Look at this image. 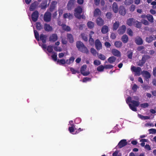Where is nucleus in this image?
<instances>
[{
    "mask_svg": "<svg viewBox=\"0 0 156 156\" xmlns=\"http://www.w3.org/2000/svg\"><path fill=\"white\" fill-rule=\"evenodd\" d=\"M114 45L117 48H120L122 46V43L120 41H116L115 42Z\"/></svg>",
    "mask_w": 156,
    "mask_h": 156,
    "instance_id": "72a5a7b5",
    "label": "nucleus"
},
{
    "mask_svg": "<svg viewBox=\"0 0 156 156\" xmlns=\"http://www.w3.org/2000/svg\"><path fill=\"white\" fill-rule=\"evenodd\" d=\"M34 36H35V39H36V40L37 41H40V39H39L40 37H39V34L38 33L36 30H34Z\"/></svg>",
    "mask_w": 156,
    "mask_h": 156,
    "instance_id": "f704fd0d",
    "label": "nucleus"
},
{
    "mask_svg": "<svg viewBox=\"0 0 156 156\" xmlns=\"http://www.w3.org/2000/svg\"><path fill=\"white\" fill-rule=\"evenodd\" d=\"M101 14V10L98 8H97L94 11V16L96 17L100 15Z\"/></svg>",
    "mask_w": 156,
    "mask_h": 156,
    "instance_id": "c85d7f7f",
    "label": "nucleus"
},
{
    "mask_svg": "<svg viewBox=\"0 0 156 156\" xmlns=\"http://www.w3.org/2000/svg\"><path fill=\"white\" fill-rule=\"evenodd\" d=\"M74 15L75 17L79 19H81L80 14L83 11L82 8L79 6L75 9Z\"/></svg>",
    "mask_w": 156,
    "mask_h": 156,
    "instance_id": "f03ea898",
    "label": "nucleus"
},
{
    "mask_svg": "<svg viewBox=\"0 0 156 156\" xmlns=\"http://www.w3.org/2000/svg\"><path fill=\"white\" fill-rule=\"evenodd\" d=\"M126 30V26L125 25H122L118 30V33L120 35L123 34L125 33Z\"/></svg>",
    "mask_w": 156,
    "mask_h": 156,
    "instance_id": "f8f14e48",
    "label": "nucleus"
},
{
    "mask_svg": "<svg viewBox=\"0 0 156 156\" xmlns=\"http://www.w3.org/2000/svg\"><path fill=\"white\" fill-rule=\"evenodd\" d=\"M112 14L110 12H108L107 13L106 16L107 19H110L112 17Z\"/></svg>",
    "mask_w": 156,
    "mask_h": 156,
    "instance_id": "5fc2aeb1",
    "label": "nucleus"
},
{
    "mask_svg": "<svg viewBox=\"0 0 156 156\" xmlns=\"http://www.w3.org/2000/svg\"><path fill=\"white\" fill-rule=\"evenodd\" d=\"M91 78L89 77H84L83 78V82H86L87 81H89L91 80Z\"/></svg>",
    "mask_w": 156,
    "mask_h": 156,
    "instance_id": "0e129e2a",
    "label": "nucleus"
},
{
    "mask_svg": "<svg viewBox=\"0 0 156 156\" xmlns=\"http://www.w3.org/2000/svg\"><path fill=\"white\" fill-rule=\"evenodd\" d=\"M53 46H48L47 48V50L49 53H51L53 50Z\"/></svg>",
    "mask_w": 156,
    "mask_h": 156,
    "instance_id": "603ef678",
    "label": "nucleus"
},
{
    "mask_svg": "<svg viewBox=\"0 0 156 156\" xmlns=\"http://www.w3.org/2000/svg\"><path fill=\"white\" fill-rule=\"evenodd\" d=\"M75 0H69L67 3L66 7L68 10H71L74 6Z\"/></svg>",
    "mask_w": 156,
    "mask_h": 156,
    "instance_id": "39448f33",
    "label": "nucleus"
},
{
    "mask_svg": "<svg viewBox=\"0 0 156 156\" xmlns=\"http://www.w3.org/2000/svg\"><path fill=\"white\" fill-rule=\"evenodd\" d=\"M76 129L75 128V125H73V126H71L70 127H69L68 130L69 131L70 133H72L73 134H74L73 133L74 130H76Z\"/></svg>",
    "mask_w": 156,
    "mask_h": 156,
    "instance_id": "c9c22d12",
    "label": "nucleus"
},
{
    "mask_svg": "<svg viewBox=\"0 0 156 156\" xmlns=\"http://www.w3.org/2000/svg\"><path fill=\"white\" fill-rule=\"evenodd\" d=\"M135 42L136 44L140 45L143 44V41L142 38L140 37H137L135 38Z\"/></svg>",
    "mask_w": 156,
    "mask_h": 156,
    "instance_id": "a211bd4d",
    "label": "nucleus"
},
{
    "mask_svg": "<svg viewBox=\"0 0 156 156\" xmlns=\"http://www.w3.org/2000/svg\"><path fill=\"white\" fill-rule=\"evenodd\" d=\"M131 69L132 72H135L136 74L139 76L140 75V72L141 71V68L139 67H136L135 66H132Z\"/></svg>",
    "mask_w": 156,
    "mask_h": 156,
    "instance_id": "0eeeda50",
    "label": "nucleus"
},
{
    "mask_svg": "<svg viewBox=\"0 0 156 156\" xmlns=\"http://www.w3.org/2000/svg\"><path fill=\"white\" fill-rule=\"evenodd\" d=\"M96 23L97 25L101 26L104 24V21L101 17H99L97 19Z\"/></svg>",
    "mask_w": 156,
    "mask_h": 156,
    "instance_id": "412c9836",
    "label": "nucleus"
},
{
    "mask_svg": "<svg viewBox=\"0 0 156 156\" xmlns=\"http://www.w3.org/2000/svg\"><path fill=\"white\" fill-rule=\"evenodd\" d=\"M142 23L145 25H148L149 24V22L145 20H143L142 21Z\"/></svg>",
    "mask_w": 156,
    "mask_h": 156,
    "instance_id": "338daca9",
    "label": "nucleus"
},
{
    "mask_svg": "<svg viewBox=\"0 0 156 156\" xmlns=\"http://www.w3.org/2000/svg\"><path fill=\"white\" fill-rule=\"evenodd\" d=\"M57 39L58 36L57 34H53L50 36L49 40L50 42H54L56 41Z\"/></svg>",
    "mask_w": 156,
    "mask_h": 156,
    "instance_id": "ddd939ff",
    "label": "nucleus"
},
{
    "mask_svg": "<svg viewBox=\"0 0 156 156\" xmlns=\"http://www.w3.org/2000/svg\"><path fill=\"white\" fill-rule=\"evenodd\" d=\"M127 33L129 36L132 37L133 35V32L130 28H129L127 30Z\"/></svg>",
    "mask_w": 156,
    "mask_h": 156,
    "instance_id": "79ce46f5",
    "label": "nucleus"
},
{
    "mask_svg": "<svg viewBox=\"0 0 156 156\" xmlns=\"http://www.w3.org/2000/svg\"><path fill=\"white\" fill-rule=\"evenodd\" d=\"M116 60V58L113 56L109 57L108 59V62L110 63H112L115 62Z\"/></svg>",
    "mask_w": 156,
    "mask_h": 156,
    "instance_id": "7c9ffc66",
    "label": "nucleus"
},
{
    "mask_svg": "<svg viewBox=\"0 0 156 156\" xmlns=\"http://www.w3.org/2000/svg\"><path fill=\"white\" fill-rule=\"evenodd\" d=\"M135 21V20L133 18H129L127 20L126 24L129 26H132L133 25H134Z\"/></svg>",
    "mask_w": 156,
    "mask_h": 156,
    "instance_id": "5701e85b",
    "label": "nucleus"
},
{
    "mask_svg": "<svg viewBox=\"0 0 156 156\" xmlns=\"http://www.w3.org/2000/svg\"><path fill=\"white\" fill-rule=\"evenodd\" d=\"M149 105L147 103H143L140 104V106L141 108H145L148 106Z\"/></svg>",
    "mask_w": 156,
    "mask_h": 156,
    "instance_id": "052dcab7",
    "label": "nucleus"
},
{
    "mask_svg": "<svg viewBox=\"0 0 156 156\" xmlns=\"http://www.w3.org/2000/svg\"><path fill=\"white\" fill-rule=\"evenodd\" d=\"M39 12L37 10H35L33 12L31 15V18L33 22H36L37 21L39 16Z\"/></svg>",
    "mask_w": 156,
    "mask_h": 156,
    "instance_id": "6e6552de",
    "label": "nucleus"
},
{
    "mask_svg": "<svg viewBox=\"0 0 156 156\" xmlns=\"http://www.w3.org/2000/svg\"><path fill=\"white\" fill-rule=\"evenodd\" d=\"M109 28L106 25L104 26L101 29V32L103 34H105L108 31Z\"/></svg>",
    "mask_w": 156,
    "mask_h": 156,
    "instance_id": "bb28decb",
    "label": "nucleus"
},
{
    "mask_svg": "<svg viewBox=\"0 0 156 156\" xmlns=\"http://www.w3.org/2000/svg\"><path fill=\"white\" fill-rule=\"evenodd\" d=\"M94 34V32L93 31H91L90 32V33L89 34V42L90 44V45L93 44L94 43V40L92 38V36Z\"/></svg>",
    "mask_w": 156,
    "mask_h": 156,
    "instance_id": "4be33fe9",
    "label": "nucleus"
},
{
    "mask_svg": "<svg viewBox=\"0 0 156 156\" xmlns=\"http://www.w3.org/2000/svg\"><path fill=\"white\" fill-rule=\"evenodd\" d=\"M76 47L78 50L82 53L88 54L89 51L88 49L81 41H77L76 42Z\"/></svg>",
    "mask_w": 156,
    "mask_h": 156,
    "instance_id": "f257e3e1",
    "label": "nucleus"
},
{
    "mask_svg": "<svg viewBox=\"0 0 156 156\" xmlns=\"http://www.w3.org/2000/svg\"><path fill=\"white\" fill-rule=\"evenodd\" d=\"M121 40L124 43H127L129 41V37L126 34L123 35L121 37Z\"/></svg>",
    "mask_w": 156,
    "mask_h": 156,
    "instance_id": "b1692460",
    "label": "nucleus"
},
{
    "mask_svg": "<svg viewBox=\"0 0 156 156\" xmlns=\"http://www.w3.org/2000/svg\"><path fill=\"white\" fill-rule=\"evenodd\" d=\"M119 13L122 16H124L126 13L125 7L122 5L120 6L119 11Z\"/></svg>",
    "mask_w": 156,
    "mask_h": 156,
    "instance_id": "2eb2a0df",
    "label": "nucleus"
},
{
    "mask_svg": "<svg viewBox=\"0 0 156 156\" xmlns=\"http://www.w3.org/2000/svg\"><path fill=\"white\" fill-rule=\"evenodd\" d=\"M133 52L131 50H129L127 52V57L130 59H132L133 56Z\"/></svg>",
    "mask_w": 156,
    "mask_h": 156,
    "instance_id": "de8ad7c7",
    "label": "nucleus"
},
{
    "mask_svg": "<svg viewBox=\"0 0 156 156\" xmlns=\"http://www.w3.org/2000/svg\"><path fill=\"white\" fill-rule=\"evenodd\" d=\"M44 20L46 22H49L51 20V14L50 12H46L44 16Z\"/></svg>",
    "mask_w": 156,
    "mask_h": 156,
    "instance_id": "20e7f679",
    "label": "nucleus"
},
{
    "mask_svg": "<svg viewBox=\"0 0 156 156\" xmlns=\"http://www.w3.org/2000/svg\"><path fill=\"white\" fill-rule=\"evenodd\" d=\"M41 7L42 9H45L47 7V5L45 3H42L41 4Z\"/></svg>",
    "mask_w": 156,
    "mask_h": 156,
    "instance_id": "69168bd1",
    "label": "nucleus"
},
{
    "mask_svg": "<svg viewBox=\"0 0 156 156\" xmlns=\"http://www.w3.org/2000/svg\"><path fill=\"white\" fill-rule=\"evenodd\" d=\"M36 26L37 29L38 30H41L43 29V27L41 23L39 22H37L36 23Z\"/></svg>",
    "mask_w": 156,
    "mask_h": 156,
    "instance_id": "4c0bfd02",
    "label": "nucleus"
},
{
    "mask_svg": "<svg viewBox=\"0 0 156 156\" xmlns=\"http://www.w3.org/2000/svg\"><path fill=\"white\" fill-rule=\"evenodd\" d=\"M44 30L47 32L51 31L53 30L52 27L47 23H45L44 25Z\"/></svg>",
    "mask_w": 156,
    "mask_h": 156,
    "instance_id": "dca6fc26",
    "label": "nucleus"
},
{
    "mask_svg": "<svg viewBox=\"0 0 156 156\" xmlns=\"http://www.w3.org/2000/svg\"><path fill=\"white\" fill-rule=\"evenodd\" d=\"M134 25L137 28H140L141 27V23L140 22H139L137 20H135L134 21Z\"/></svg>",
    "mask_w": 156,
    "mask_h": 156,
    "instance_id": "2f4dec72",
    "label": "nucleus"
},
{
    "mask_svg": "<svg viewBox=\"0 0 156 156\" xmlns=\"http://www.w3.org/2000/svg\"><path fill=\"white\" fill-rule=\"evenodd\" d=\"M75 60V58L73 56H72L69 59L66 60V64L70 65L73 63Z\"/></svg>",
    "mask_w": 156,
    "mask_h": 156,
    "instance_id": "473e14b6",
    "label": "nucleus"
},
{
    "mask_svg": "<svg viewBox=\"0 0 156 156\" xmlns=\"http://www.w3.org/2000/svg\"><path fill=\"white\" fill-rule=\"evenodd\" d=\"M111 52L114 55L117 57H119L121 56L120 52L116 49H112L111 50Z\"/></svg>",
    "mask_w": 156,
    "mask_h": 156,
    "instance_id": "4468645a",
    "label": "nucleus"
},
{
    "mask_svg": "<svg viewBox=\"0 0 156 156\" xmlns=\"http://www.w3.org/2000/svg\"><path fill=\"white\" fill-rule=\"evenodd\" d=\"M39 4V3L37 1H34L32 3L29 8L30 10L31 11H34L37 8Z\"/></svg>",
    "mask_w": 156,
    "mask_h": 156,
    "instance_id": "423d86ee",
    "label": "nucleus"
},
{
    "mask_svg": "<svg viewBox=\"0 0 156 156\" xmlns=\"http://www.w3.org/2000/svg\"><path fill=\"white\" fill-rule=\"evenodd\" d=\"M67 39L70 43H73L74 42V38L71 34L68 33L67 34Z\"/></svg>",
    "mask_w": 156,
    "mask_h": 156,
    "instance_id": "aec40b11",
    "label": "nucleus"
},
{
    "mask_svg": "<svg viewBox=\"0 0 156 156\" xmlns=\"http://www.w3.org/2000/svg\"><path fill=\"white\" fill-rule=\"evenodd\" d=\"M81 36L83 40L85 41H88V38L87 35L83 33L81 34Z\"/></svg>",
    "mask_w": 156,
    "mask_h": 156,
    "instance_id": "a19ab883",
    "label": "nucleus"
},
{
    "mask_svg": "<svg viewBox=\"0 0 156 156\" xmlns=\"http://www.w3.org/2000/svg\"><path fill=\"white\" fill-rule=\"evenodd\" d=\"M119 26V23L118 21H116L114 23L112 27L113 30H116L118 28Z\"/></svg>",
    "mask_w": 156,
    "mask_h": 156,
    "instance_id": "c756f323",
    "label": "nucleus"
},
{
    "mask_svg": "<svg viewBox=\"0 0 156 156\" xmlns=\"http://www.w3.org/2000/svg\"><path fill=\"white\" fill-rule=\"evenodd\" d=\"M133 0H125L124 4L126 5H129L132 4L133 2Z\"/></svg>",
    "mask_w": 156,
    "mask_h": 156,
    "instance_id": "37998d69",
    "label": "nucleus"
},
{
    "mask_svg": "<svg viewBox=\"0 0 156 156\" xmlns=\"http://www.w3.org/2000/svg\"><path fill=\"white\" fill-rule=\"evenodd\" d=\"M88 27L90 29L93 28L94 26V23L92 21H89L87 23Z\"/></svg>",
    "mask_w": 156,
    "mask_h": 156,
    "instance_id": "58836bf2",
    "label": "nucleus"
},
{
    "mask_svg": "<svg viewBox=\"0 0 156 156\" xmlns=\"http://www.w3.org/2000/svg\"><path fill=\"white\" fill-rule=\"evenodd\" d=\"M52 59L55 61H56L57 60V55L56 53L53 54L51 56Z\"/></svg>",
    "mask_w": 156,
    "mask_h": 156,
    "instance_id": "680f3d73",
    "label": "nucleus"
},
{
    "mask_svg": "<svg viewBox=\"0 0 156 156\" xmlns=\"http://www.w3.org/2000/svg\"><path fill=\"white\" fill-rule=\"evenodd\" d=\"M151 57L149 55H144L142 57L143 59H144L145 61L150 58Z\"/></svg>",
    "mask_w": 156,
    "mask_h": 156,
    "instance_id": "774afa93",
    "label": "nucleus"
},
{
    "mask_svg": "<svg viewBox=\"0 0 156 156\" xmlns=\"http://www.w3.org/2000/svg\"><path fill=\"white\" fill-rule=\"evenodd\" d=\"M94 64L96 66H98L101 64V62L99 60H95L94 62Z\"/></svg>",
    "mask_w": 156,
    "mask_h": 156,
    "instance_id": "bf43d9fd",
    "label": "nucleus"
},
{
    "mask_svg": "<svg viewBox=\"0 0 156 156\" xmlns=\"http://www.w3.org/2000/svg\"><path fill=\"white\" fill-rule=\"evenodd\" d=\"M135 9V5L133 4H132L130 7L129 8V11L131 12H133Z\"/></svg>",
    "mask_w": 156,
    "mask_h": 156,
    "instance_id": "4d7b16f0",
    "label": "nucleus"
},
{
    "mask_svg": "<svg viewBox=\"0 0 156 156\" xmlns=\"http://www.w3.org/2000/svg\"><path fill=\"white\" fill-rule=\"evenodd\" d=\"M95 45L96 48L98 51H99L102 48L101 43L98 39H97L95 40Z\"/></svg>",
    "mask_w": 156,
    "mask_h": 156,
    "instance_id": "9d476101",
    "label": "nucleus"
},
{
    "mask_svg": "<svg viewBox=\"0 0 156 156\" xmlns=\"http://www.w3.org/2000/svg\"><path fill=\"white\" fill-rule=\"evenodd\" d=\"M105 68V66H104L103 65H100L97 68V70L99 72H102L104 71Z\"/></svg>",
    "mask_w": 156,
    "mask_h": 156,
    "instance_id": "49530a36",
    "label": "nucleus"
},
{
    "mask_svg": "<svg viewBox=\"0 0 156 156\" xmlns=\"http://www.w3.org/2000/svg\"><path fill=\"white\" fill-rule=\"evenodd\" d=\"M62 28L64 30L67 31H69L71 30L70 27L69 26H66L65 24L63 25Z\"/></svg>",
    "mask_w": 156,
    "mask_h": 156,
    "instance_id": "c03bdc74",
    "label": "nucleus"
},
{
    "mask_svg": "<svg viewBox=\"0 0 156 156\" xmlns=\"http://www.w3.org/2000/svg\"><path fill=\"white\" fill-rule=\"evenodd\" d=\"M90 52L94 56H96V54L97 53L95 49L93 48H90Z\"/></svg>",
    "mask_w": 156,
    "mask_h": 156,
    "instance_id": "864d4df0",
    "label": "nucleus"
},
{
    "mask_svg": "<svg viewBox=\"0 0 156 156\" xmlns=\"http://www.w3.org/2000/svg\"><path fill=\"white\" fill-rule=\"evenodd\" d=\"M98 58L102 60H104L106 59V57L103 54H100L98 55Z\"/></svg>",
    "mask_w": 156,
    "mask_h": 156,
    "instance_id": "09e8293b",
    "label": "nucleus"
},
{
    "mask_svg": "<svg viewBox=\"0 0 156 156\" xmlns=\"http://www.w3.org/2000/svg\"><path fill=\"white\" fill-rule=\"evenodd\" d=\"M138 88H139V87L136 84H134L132 87V89L134 92H136Z\"/></svg>",
    "mask_w": 156,
    "mask_h": 156,
    "instance_id": "6e6d98bb",
    "label": "nucleus"
},
{
    "mask_svg": "<svg viewBox=\"0 0 156 156\" xmlns=\"http://www.w3.org/2000/svg\"><path fill=\"white\" fill-rule=\"evenodd\" d=\"M57 62L59 63L60 65H64L65 63H66V60L64 59H58L57 61Z\"/></svg>",
    "mask_w": 156,
    "mask_h": 156,
    "instance_id": "a18cd8bd",
    "label": "nucleus"
},
{
    "mask_svg": "<svg viewBox=\"0 0 156 156\" xmlns=\"http://www.w3.org/2000/svg\"><path fill=\"white\" fill-rule=\"evenodd\" d=\"M131 103L132 104H129V105L130 108L133 111L136 112L137 109L136 107H138L139 105L140 102L138 101L132 100L131 101Z\"/></svg>",
    "mask_w": 156,
    "mask_h": 156,
    "instance_id": "7ed1b4c3",
    "label": "nucleus"
},
{
    "mask_svg": "<svg viewBox=\"0 0 156 156\" xmlns=\"http://www.w3.org/2000/svg\"><path fill=\"white\" fill-rule=\"evenodd\" d=\"M145 62L146 61H145L144 59H143L142 58V59L139 61L138 65L140 66H142L145 63Z\"/></svg>",
    "mask_w": 156,
    "mask_h": 156,
    "instance_id": "3c124183",
    "label": "nucleus"
},
{
    "mask_svg": "<svg viewBox=\"0 0 156 156\" xmlns=\"http://www.w3.org/2000/svg\"><path fill=\"white\" fill-rule=\"evenodd\" d=\"M127 142L126 140L125 139L122 140L120 141L118 144V147L119 148H121L125 146L127 144Z\"/></svg>",
    "mask_w": 156,
    "mask_h": 156,
    "instance_id": "9b49d317",
    "label": "nucleus"
},
{
    "mask_svg": "<svg viewBox=\"0 0 156 156\" xmlns=\"http://www.w3.org/2000/svg\"><path fill=\"white\" fill-rule=\"evenodd\" d=\"M114 67L113 65H106L105 66V69H111Z\"/></svg>",
    "mask_w": 156,
    "mask_h": 156,
    "instance_id": "e2e57ef3",
    "label": "nucleus"
},
{
    "mask_svg": "<svg viewBox=\"0 0 156 156\" xmlns=\"http://www.w3.org/2000/svg\"><path fill=\"white\" fill-rule=\"evenodd\" d=\"M70 71L72 72V74H75L76 73H79L80 72L79 71L76 70H75L73 68V67L70 68Z\"/></svg>",
    "mask_w": 156,
    "mask_h": 156,
    "instance_id": "8fccbe9b",
    "label": "nucleus"
},
{
    "mask_svg": "<svg viewBox=\"0 0 156 156\" xmlns=\"http://www.w3.org/2000/svg\"><path fill=\"white\" fill-rule=\"evenodd\" d=\"M138 117L142 119L146 120L150 119V117L149 116H144L140 114H138Z\"/></svg>",
    "mask_w": 156,
    "mask_h": 156,
    "instance_id": "ea45409f",
    "label": "nucleus"
},
{
    "mask_svg": "<svg viewBox=\"0 0 156 156\" xmlns=\"http://www.w3.org/2000/svg\"><path fill=\"white\" fill-rule=\"evenodd\" d=\"M57 3V2L55 1H53L51 3L49 8V11L50 12L53 11L56 8V5Z\"/></svg>",
    "mask_w": 156,
    "mask_h": 156,
    "instance_id": "f3484780",
    "label": "nucleus"
},
{
    "mask_svg": "<svg viewBox=\"0 0 156 156\" xmlns=\"http://www.w3.org/2000/svg\"><path fill=\"white\" fill-rule=\"evenodd\" d=\"M149 131L150 134H154L156 133V129H149Z\"/></svg>",
    "mask_w": 156,
    "mask_h": 156,
    "instance_id": "13d9d810",
    "label": "nucleus"
},
{
    "mask_svg": "<svg viewBox=\"0 0 156 156\" xmlns=\"http://www.w3.org/2000/svg\"><path fill=\"white\" fill-rule=\"evenodd\" d=\"M155 40V38L154 36H150L148 37H147L146 39V41L147 42L149 43Z\"/></svg>",
    "mask_w": 156,
    "mask_h": 156,
    "instance_id": "cd10ccee",
    "label": "nucleus"
},
{
    "mask_svg": "<svg viewBox=\"0 0 156 156\" xmlns=\"http://www.w3.org/2000/svg\"><path fill=\"white\" fill-rule=\"evenodd\" d=\"M142 74L146 79H148L151 77L150 73L147 71H143L142 72Z\"/></svg>",
    "mask_w": 156,
    "mask_h": 156,
    "instance_id": "a878e982",
    "label": "nucleus"
},
{
    "mask_svg": "<svg viewBox=\"0 0 156 156\" xmlns=\"http://www.w3.org/2000/svg\"><path fill=\"white\" fill-rule=\"evenodd\" d=\"M147 18L148 20L150 22H153L154 18L152 15L150 14H147Z\"/></svg>",
    "mask_w": 156,
    "mask_h": 156,
    "instance_id": "e433bc0d",
    "label": "nucleus"
},
{
    "mask_svg": "<svg viewBox=\"0 0 156 156\" xmlns=\"http://www.w3.org/2000/svg\"><path fill=\"white\" fill-rule=\"evenodd\" d=\"M40 40H41L43 43H45L46 42L47 39V36L43 34H40L39 37Z\"/></svg>",
    "mask_w": 156,
    "mask_h": 156,
    "instance_id": "6ab92c4d",
    "label": "nucleus"
},
{
    "mask_svg": "<svg viewBox=\"0 0 156 156\" xmlns=\"http://www.w3.org/2000/svg\"><path fill=\"white\" fill-rule=\"evenodd\" d=\"M112 10L115 13H117L118 12V7L117 4L115 2H113L112 5Z\"/></svg>",
    "mask_w": 156,
    "mask_h": 156,
    "instance_id": "393cba45",
    "label": "nucleus"
},
{
    "mask_svg": "<svg viewBox=\"0 0 156 156\" xmlns=\"http://www.w3.org/2000/svg\"><path fill=\"white\" fill-rule=\"evenodd\" d=\"M86 65H84L82 66L80 69V73L84 76H87L90 74V72L89 71L84 72L85 70L86 69Z\"/></svg>",
    "mask_w": 156,
    "mask_h": 156,
    "instance_id": "1a4fd4ad",
    "label": "nucleus"
}]
</instances>
